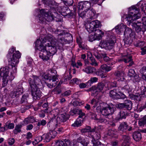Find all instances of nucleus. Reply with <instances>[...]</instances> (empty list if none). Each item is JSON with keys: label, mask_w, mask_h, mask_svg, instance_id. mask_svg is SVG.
Wrapping results in <instances>:
<instances>
[{"label": "nucleus", "mask_w": 146, "mask_h": 146, "mask_svg": "<svg viewBox=\"0 0 146 146\" xmlns=\"http://www.w3.org/2000/svg\"><path fill=\"white\" fill-rule=\"evenodd\" d=\"M113 39L109 40L103 41L101 42L100 43V46L98 48H100V47L102 48H104L106 50H109L111 49L115 42V39L113 38Z\"/></svg>", "instance_id": "nucleus-14"}, {"label": "nucleus", "mask_w": 146, "mask_h": 146, "mask_svg": "<svg viewBox=\"0 0 146 146\" xmlns=\"http://www.w3.org/2000/svg\"><path fill=\"white\" fill-rule=\"evenodd\" d=\"M45 111H44L42 110L39 114V116L40 117L43 118L45 116Z\"/></svg>", "instance_id": "nucleus-56"}, {"label": "nucleus", "mask_w": 146, "mask_h": 146, "mask_svg": "<svg viewBox=\"0 0 146 146\" xmlns=\"http://www.w3.org/2000/svg\"><path fill=\"white\" fill-rule=\"evenodd\" d=\"M68 115L65 113H60L57 118V121L59 122H64L67 119Z\"/></svg>", "instance_id": "nucleus-20"}, {"label": "nucleus", "mask_w": 146, "mask_h": 146, "mask_svg": "<svg viewBox=\"0 0 146 146\" xmlns=\"http://www.w3.org/2000/svg\"><path fill=\"white\" fill-rule=\"evenodd\" d=\"M56 40L51 36H48L42 39L40 38L35 42V48L40 51L39 56L43 60H47L61 48L58 46Z\"/></svg>", "instance_id": "nucleus-1"}, {"label": "nucleus", "mask_w": 146, "mask_h": 146, "mask_svg": "<svg viewBox=\"0 0 146 146\" xmlns=\"http://www.w3.org/2000/svg\"><path fill=\"white\" fill-rule=\"evenodd\" d=\"M133 137L135 141H139L141 138V134L139 132L135 131L133 134Z\"/></svg>", "instance_id": "nucleus-25"}, {"label": "nucleus", "mask_w": 146, "mask_h": 146, "mask_svg": "<svg viewBox=\"0 0 146 146\" xmlns=\"http://www.w3.org/2000/svg\"><path fill=\"white\" fill-rule=\"evenodd\" d=\"M90 59L91 61V62L90 63V64L94 66H96L98 65V63L96 62V60H95L93 58H91Z\"/></svg>", "instance_id": "nucleus-50"}, {"label": "nucleus", "mask_w": 146, "mask_h": 146, "mask_svg": "<svg viewBox=\"0 0 146 146\" xmlns=\"http://www.w3.org/2000/svg\"><path fill=\"white\" fill-rule=\"evenodd\" d=\"M145 44V42L143 41H138L134 43V45L137 47H141L143 46Z\"/></svg>", "instance_id": "nucleus-45"}, {"label": "nucleus", "mask_w": 146, "mask_h": 146, "mask_svg": "<svg viewBox=\"0 0 146 146\" xmlns=\"http://www.w3.org/2000/svg\"><path fill=\"white\" fill-rule=\"evenodd\" d=\"M127 114V112L125 111H121L118 115V117L119 119H125Z\"/></svg>", "instance_id": "nucleus-37"}, {"label": "nucleus", "mask_w": 146, "mask_h": 146, "mask_svg": "<svg viewBox=\"0 0 146 146\" xmlns=\"http://www.w3.org/2000/svg\"><path fill=\"white\" fill-rule=\"evenodd\" d=\"M15 140L13 138H9L8 140V143L9 145L12 146L15 143Z\"/></svg>", "instance_id": "nucleus-48"}, {"label": "nucleus", "mask_w": 146, "mask_h": 146, "mask_svg": "<svg viewBox=\"0 0 146 146\" xmlns=\"http://www.w3.org/2000/svg\"><path fill=\"white\" fill-rule=\"evenodd\" d=\"M31 89L32 95L34 100H39L42 96V93L39 88L40 80L36 76H33L32 78H30L29 80Z\"/></svg>", "instance_id": "nucleus-7"}, {"label": "nucleus", "mask_w": 146, "mask_h": 146, "mask_svg": "<svg viewBox=\"0 0 146 146\" xmlns=\"http://www.w3.org/2000/svg\"><path fill=\"white\" fill-rule=\"evenodd\" d=\"M23 91L22 87L20 86L19 88L15 90L14 91L11 92L10 95L12 98L18 97L19 95H21L22 94L23 92Z\"/></svg>", "instance_id": "nucleus-19"}, {"label": "nucleus", "mask_w": 146, "mask_h": 146, "mask_svg": "<svg viewBox=\"0 0 146 146\" xmlns=\"http://www.w3.org/2000/svg\"><path fill=\"white\" fill-rule=\"evenodd\" d=\"M94 50L95 52L94 53V55L97 59H100L103 57L104 60L106 62L109 60V57L106 56V54L103 52L100 51L97 52L98 50L96 48Z\"/></svg>", "instance_id": "nucleus-16"}, {"label": "nucleus", "mask_w": 146, "mask_h": 146, "mask_svg": "<svg viewBox=\"0 0 146 146\" xmlns=\"http://www.w3.org/2000/svg\"><path fill=\"white\" fill-rule=\"evenodd\" d=\"M39 3L42 2L44 5L50 6V9L48 11L47 9H42L39 10L38 15L39 20L43 23H46V21H52L54 17L58 16V14L56 11L54 5L55 2L51 0H38Z\"/></svg>", "instance_id": "nucleus-2"}, {"label": "nucleus", "mask_w": 146, "mask_h": 146, "mask_svg": "<svg viewBox=\"0 0 146 146\" xmlns=\"http://www.w3.org/2000/svg\"><path fill=\"white\" fill-rule=\"evenodd\" d=\"M83 70L88 74H92L94 73L95 74L96 69L93 67L88 66L85 69H83Z\"/></svg>", "instance_id": "nucleus-23"}, {"label": "nucleus", "mask_w": 146, "mask_h": 146, "mask_svg": "<svg viewBox=\"0 0 146 146\" xmlns=\"http://www.w3.org/2000/svg\"><path fill=\"white\" fill-rule=\"evenodd\" d=\"M68 10V9L66 7H58V12L61 14L62 15L64 16H67L68 13L66 11Z\"/></svg>", "instance_id": "nucleus-22"}, {"label": "nucleus", "mask_w": 146, "mask_h": 146, "mask_svg": "<svg viewBox=\"0 0 146 146\" xmlns=\"http://www.w3.org/2000/svg\"><path fill=\"white\" fill-rule=\"evenodd\" d=\"M91 3L88 1H81L78 4V10H83L86 12H89V15L92 17L95 16L96 12L91 6Z\"/></svg>", "instance_id": "nucleus-10"}, {"label": "nucleus", "mask_w": 146, "mask_h": 146, "mask_svg": "<svg viewBox=\"0 0 146 146\" xmlns=\"http://www.w3.org/2000/svg\"><path fill=\"white\" fill-rule=\"evenodd\" d=\"M9 68L8 67L1 68L0 70V80H2V86L4 87L7 84L9 76L8 74L9 72Z\"/></svg>", "instance_id": "nucleus-12"}, {"label": "nucleus", "mask_w": 146, "mask_h": 146, "mask_svg": "<svg viewBox=\"0 0 146 146\" xmlns=\"http://www.w3.org/2000/svg\"><path fill=\"white\" fill-rule=\"evenodd\" d=\"M121 89L123 90L125 92L129 93L131 92L132 90V88L131 86H129L127 84H126L122 87Z\"/></svg>", "instance_id": "nucleus-32"}, {"label": "nucleus", "mask_w": 146, "mask_h": 146, "mask_svg": "<svg viewBox=\"0 0 146 146\" xmlns=\"http://www.w3.org/2000/svg\"><path fill=\"white\" fill-rule=\"evenodd\" d=\"M119 92L118 89H114L111 90L110 92V96L114 99H118L119 98Z\"/></svg>", "instance_id": "nucleus-21"}, {"label": "nucleus", "mask_w": 146, "mask_h": 146, "mask_svg": "<svg viewBox=\"0 0 146 146\" xmlns=\"http://www.w3.org/2000/svg\"><path fill=\"white\" fill-rule=\"evenodd\" d=\"M29 95L27 94H24L23 96L21 99V100L22 102L26 101L27 98H28Z\"/></svg>", "instance_id": "nucleus-49"}, {"label": "nucleus", "mask_w": 146, "mask_h": 146, "mask_svg": "<svg viewBox=\"0 0 146 146\" xmlns=\"http://www.w3.org/2000/svg\"><path fill=\"white\" fill-rule=\"evenodd\" d=\"M43 139L42 136H38L36 137L35 139V141L33 142V144H36L41 141Z\"/></svg>", "instance_id": "nucleus-41"}, {"label": "nucleus", "mask_w": 146, "mask_h": 146, "mask_svg": "<svg viewBox=\"0 0 146 146\" xmlns=\"http://www.w3.org/2000/svg\"><path fill=\"white\" fill-rule=\"evenodd\" d=\"M44 78L48 81L46 83L47 86L50 88L55 86L58 81L56 75H52L49 77L47 75H45L44 77Z\"/></svg>", "instance_id": "nucleus-13"}, {"label": "nucleus", "mask_w": 146, "mask_h": 146, "mask_svg": "<svg viewBox=\"0 0 146 146\" xmlns=\"http://www.w3.org/2000/svg\"><path fill=\"white\" fill-rule=\"evenodd\" d=\"M141 49L142 50L141 54L142 55H144L146 54V46L141 48Z\"/></svg>", "instance_id": "nucleus-59"}, {"label": "nucleus", "mask_w": 146, "mask_h": 146, "mask_svg": "<svg viewBox=\"0 0 146 146\" xmlns=\"http://www.w3.org/2000/svg\"><path fill=\"white\" fill-rule=\"evenodd\" d=\"M125 108H127L128 110H130L132 107V104L131 102L129 100L125 101Z\"/></svg>", "instance_id": "nucleus-39"}, {"label": "nucleus", "mask_w": 146, "mask_h": 146, "mask_svg": "<svg viewBox=\"0 0 146 146\" xmlns=\"http://www.w3.org/2000/svg\"><path fill=\"white\" fill-rule=\"evenodd\" d=\"M131 96H132V97H131V99H135L137 100H140L139 99H138V98H139V96H138L137 95H131Z\"/></svg>", "instance_id": "nucleus-62"}, {"label": "nucleus", "mask_w": 146, "mask_h": 146, "mask_svg": "<svg viewBox=\"0 0 146 146\" xmlns=\"http://www.w3.org/2000/svg\"><path fill=\"white\" fill-rule=\"evenodd\" d=\"M115 75L117 76V79L119 81L122 82L123 83L127 82V81H126L125 78V74L123 72L117 71L115 73Z\"/></svg>", "instance_id": "nucleus-18"}, {"label": "nucleus", "mask_w": 146, "mask_h": 146, "mask_svg": "<svg viewBox=\"0 0 146 146\" xmlns=\"http://www.w3.org/2000/svg\"><path fill=\"white\" fill-rule=\"evenodd\" d=\"M128 126L125 122L121 123L118 127L119 131L124 132L125 130L128 128Z\"/></svg>", "instance_id": "nucleus-29"}, {"label": "nucleus", "mask_w": 146, "mask_h": 146, "mask_svg": "<svg viewBox=\"0 0 146 146\" xmlns=\"http://www.w3.org/2000/svg\"><path fill=\"white\" fill-rule=\"evenodd\" d=\"M15 49L13 47L10 49L7 54V57L9 58V63L11 66V76L9 79L11 80L14 78L15 74L17 72V66L19 62V59L21 57V54L18 51H15Z\"/></svg>", "instance_id": "nucleus-5"}, {"label": "nucleus", "mask_w": 146, "mask_h": 146, "mask_svg": "<svg viewBox=\"0 0 146 146\" xmlns=\"http://www.w3.org/2000/svg\"><path fill=\"white\" fill-rule=\"evenodd\" d=\"M93 146H104L101 143L98 141H95L93 142Z\"/></svg>", "instance_id": "nucleus-52"}, {"label": "nucleus", "mask_w": 146, "mask_h": 146, "mask_svg": "<svg viewBox=\"0 0 146 146\" xmlns=\"http://www.w3.org/2000/svg\"><path fill=\"white\" fill-rule=\"evenodd\" d=\"M49 133L50 135L53 136V138L56 135L57 132L56 131L52 130L50 131Z\"/></svg>", "instance_id": "nucleus-53"}, {"label": "nucleus", "mask_w": 146, "mask_h": 146, "mask_svg": "<svg viewBox=\"0 0 146 146\" xmlns=\"http://www.w3.org/2000/svg\"><path fill=\"white\" fill-rule=\"evenodd\" d=\"M104 84L102 83L99 84L96 87L95 86H92V88L90 89V91L92 92L93 94L92 95L95 96L96 95V92H100L103 89L104 87Z\"/></svg>", "instance_id": "nucleus-15"}, {"label": "nucleus", "mask_w": 146, "mask_h": 146, "mask_svg": "<svg viewBox=\"0 0 146 146\" xmlns=\"http://www.w3.org/2000/svg\"><path fill=\"white\" fill-rule=\"evenodd\" d=\"M78 110L79 115L78 118H80V119H83V117L84 116L85 113L82 112L81 110Z\"/></svg>", "instance_id": "nucleus-51"}, {"label": "nucleus", "mask_w": 146, "mask_h": 146, "mask_svg": "<svg viewBox=\"0 0 146 146\" xmlns=\"http://www.w3.org/2000/svg\"><path fill=\"white\" fill-rule=\"evenodd\" d=\"M71 91L70 90H68L65 92L63 94L64 96H67L70 95Z\"/></svg>", "instance_id": "nucleus-64"}, {"label": "nucleus", "mask_w": 146, "mask_h": 146, "mask_svg": "<svg viewBox=\"0 0 146 146\" xmlns=\"http://www.w3.org/2000/svg\"><path fill=\"white\" fill-rule=\"evenodd\" d=\"M82 10H78V15L81 17L83 18L85 16H86L87 17H89V18L91 19L93 17H92L90 15H89V12H86L84 10L82 11Z\"/></svg>", "instance_id": "nucleus-24"}, {"label": "nucleus", "mask_w": 146, "mask_h": 146, "mask_svg": "<svg viewBox=\"0 0 146 146\" xmlns=\"http://www.w3.org/2000/svg\"><path fill=\"white\" fill-rule=\"evenodd\" d=\"M117 132L116 130L114 129H112L108 130V135L112 137H116L117 136Z\"/></svg>", "instance_id": "nucleus-26"}, {"label": "nucleus", "mask_w": 146, "mask_h": 146, "mask_svg": "<svg viewBox=\"0 0 146 146\" xmlns=\"http://www.w3.org/2000/svg\"><path fill=\"white\" fill-rule=\"evenodd\" d=\"M93 3H97L99 5H101L102 2L105 0H90Z\"/></svg>", "instance_id": "nucleus-46"}, {"label": "nucleus", "mask_w": 146, "mask_h": 146, "mask_svg": "<svg viewBox=\"0 0 146 146\" xmlns=\"http://www.w3.org/2000/svg\"><path fill=\"white\" fill-rule=\"evenodd\" d=\"M35 121L34 117L33 116H29L28 118L25 119L24 123L25 124H27L31 123H33Z\"/></svg>", "instance_id": "nucleus-35"}, {"label": "nucleus", "mask_w": 146, "mask_h": 146, "mask_svg": "<svg viewBox=\"0 0 146 146\" xmlns=\"http://www.w3.org/2000/svg\"><path fill=\"white\" fill-rule=\"evenodd\" d=\"M43 139L44 142H48L53 137L50 135L49 133L44 134L42 135Z\"/></svg>", "instance_id": "nucleus-34"}, {"label": "nucleus", "mask_w": 146, "mask_h": 146, "mask_svg": "<svg viewBox=\"0 0 146 146\" xmlns=\"http://www.w3.org/2000/svg\"><path fill=\"white\" fill-rule=\"evenodd\" d=\"M98 79L96 77H92L90 78V80H88V84H90V85L93 83L96 82L98 81Z\"/></svg>", "instance_id": "nucleus-44"}, {"label": "nucleus", "mask_w": 146, "mask_h": 146, "mask_svg": "<svg viewBox=\"0 0 146 146\" xmlns=\"http://www.w3.org/2000/svg\"><path fill=\"white\" fill-rule=\"evenodd\" d=\"M32 137V135L31 133L30 132L27 133L26 138L27 139H30Z\"/></svg>", "instance_id": "nucleus-60"}, {"label": "nucleus", "mask_w": 146, "mask_h": 146, "mask_svg": "<svg viewBox=\"0 0 146 146\" xmlns=\"http://www.w3.org/2000/svg\"><path fill=\"white\" fill-rule=\"evenodd\" d=\"M101 102H100L99 101L97 100L96 99H92L90 102V104L93 108H94L96 107H97L98 106H100V104Z\"/></svg>", "instance_id": "nucleus-28"}, {"label": "nucleus", "mask_w": 146, "mask_h": 146, "mask_svg": "<svg viewBox=\"0 0 146 146\" xmlns=\"http://www.w3.org/2000/svg\"><path fill=\"white\" fill-rule=\"evenodd\" d=\"M135 74V71L133 69H131L129 70L128 75L130 77H133Z\"/></svg>", "instance_id": "nucleus-47"}, {"label": "nucleus", "mask_w": 146, "mask_h": 146, "mask_svg": "<svg viewBox=\"0 0 146 146\" xmlns=\"http://www.w3.org/2000/svg\"><path fill=\"white\" fill-rule=\"evenodd\" d=\"M114 106L111 104L109 105L104 103H100V106L96 108L97 110L101 111L102 115L104 116H107L110 114H112L114 112Z\"/></svg>", "instance_id": "nucleus-9"}, {"label": "nucleus", "mask_w": 146, "mask_h": 146, "mask_svg": "<svg viewBox=\"0 0 146 146\" xmlns=\"http://www.w3.org/2000/svg\"><path fill=\"white\" fill-rule=\"evenodd\" d=\"M14 124L13 123H11L9 121L7 122L5 124V127L7 130V129H12L14 127Z\"/></svg>", "instance_id": "nucleus-38"}, {"label": "nucleus", "mask_w": 146, "mask_h": 146, "mask_svg": "<svg viewBox=\"0 0 146 146\" xmlns=\"http://www.w3.org/2000/svg\"><path fill=\"white\" fill-rule=\"evenodd\" d=\"M95 127H94L92 129H91L90 127L88 126L86 127L85 128L82 129L81 130V131L82 133H84L87 132H88L89 133H90V135H91V136L92 137L93 139L94 140H98L100 137V135H99V136L96 137H95V136H94L92 134V133L95 131Z\"/></svg>", "instance_id": "nucleus-17"}, {"label": "nucleus", "mask_w": 146, "mask_h": 146, "mask_svg": "<svg viewBox=\"0 0 146 146\" xmlns=\"http://www.w3.org/2000/svg\"><path fill=\"white\" fill-rule=\"evenodd\" d=\"M65 2L68 5H71L73 3V0H66Z\"/></svg>", "instance_id": "nucleus-63"}, {"label": "nucleus", "mask_w": 146, "mask_h": 146, "mask_svg": "<svg viewBox=\"0 0 146 146\" xmlns=\"http://www.w3.org/2000/svg\"><path fill=\"white\" fill-rule=\"evenodd\" d=\"M62 82L61 81L60 82L57 86L53 90V91L54 92L55 94H59L60 93L61 90L60 89H58V87L62 84Z\"/></svg>", "instance_id": "nucleus-40"}, {"label": "nucleus", "mask_w": 146, "mask_h": 146, "mask_svg": "<svg viewBox=\"0 0 146 146\" xmlns=\"http://www.w3.org/2000/svg\"><path fill=\"white\" fill-rule=\"evenodd\" d=\"M97 120L98 122L100 123H102L103 122L106 123L107 122L106 120L102 119L101 118L97 119Z\"/></svg>", "instance_id": "nucleus-58"}, {"label": "nucleus", "mask_w": 146, "mask_h": 146, "mask_svg": "<svg viewBox=\"0 0 146 146\" xmlns=\"http://www.w3.org/2000/svg\"><path fill=\"white\" fill-rule=\"evenodd\" d=\"M123 146H129V143L130 141V138L129 136L127 135L123 136Z\"/></svg>", "instance_id": "nucleus-27"}, {"label": "nucleus", "mask_w": 146, "mask_h": 146, "mask_svg": "<svg viewBox=\"0 0 146 146\" xmlns=\"http://www.w3.org/2000/svg\"><path fill=\"white\" fill-rule=\"evenodd\" d=\"M125 36L124 41L125 44H131L135 38V33L131 29L127 27L123 23L119 24L112 30V31H115L117 34H120L124 31Z\"/></svg>", "instance_id": "nucleus-6"}, {"label": "nucleus", "mask_w": 146, "mask_h": 146, "mask_svg": "<svg viewBox=\"0 0 146 146\" xmlns=\"http://www.w3.org/2000/svg\"><path fill=\"white\" fill-rule=\"evenodd\" d=\"M100 68L103 70L105 71V72H107L111 70L112 68L109 66H107L106 64H103L100 66Z\"/></svg>", "instance_id": "nucleus-36"}, {"label": "nucleus", "mask_w": 146, "mask_h": 146, "mask_svg": "<svg viewBox=\"0 0 146 146\" xmlns=\"http://www.w3.org/2000/svg\"><path fill=\"white\" fill-rule=\"evenodd\" d=\"M139 8L141 9L146 15V2L141 1L136 5L132 6L129 8L127 14L124 15L122 17L127 21L128 25H129L131 23L140 18Z\"/></svg>", "instance_id": "nucleus-3"}, {"label": "nucleus", "mask_w": 146, "mask_h": 146, "mask_svg": "<svg viewBox=\"0 0 146 146\" xmlns=\"http://www.w3.org/2000/svg\"><path fill=\"white\" fill-rule=\"evenodd\" d=\"M100 68V69H99L97 71L96 70L95 72V74L98 76H100L102 78H105L106 77V76L105 75V72L103 71Z\"/></svg>", "instance_id": "nucleus-33"}, {"label": "nucleus", "mask_w": 146, "mask_h": 146, "mask_svg": "<svg viewBox=\"0 0 146 146\" xmlns=\"http://www.w3.org/2000/svg\"><path fill=\"white\" fill-rule=\"evenodd\" d=\"M21 125H16L15 129L13 131L14 133L15 134H17L18 133H19L21 131Z\"/></svg>", "instance_id": "nucleus-43"}, {"label": "nucleus", "mask_w": 146, "mask_h": 146, "mask_svg": "<svg viewBox=\"0 0 146 146\" xmlns=\"http://www.w3.org/2000/svg\"><path fill=\"white\" fill-rule=\"evenodd\" d=\"M85 26L86 29L89 33L95 31L93 35L91 34L89 35V40L90 41L99 40L102 39L104 34V32L100 30L96 29L101 26V23L99 21L96 20L89 23L87 21L85 24Z\"/></svg>", "instance_id": "nucleus-4"}, {"label": "nucleus", "mask_w": 146, "mask_h": 146, "mask_svg": "<svg viewBox=\"0 0 146 146\" xmlns=\"http://www.w3.org/2000/svg\"><path fill=\"white\" fill-rule=\"evenodd\" d=\"M144 122V121L142 119H140L138 122L139 125L140 126L143 125L145 123Z\"/></svg>", "instance_id": "nucleus-57"}, {"label": "nucleus", "mask_w": 146, "mask_h": 146, "mask_svg": "<svg viewBox=\"0 0 146 146\" xmlns=\"http://www.w3.org/2000/svg\"><path fill=\"white\" fill-rule=\"evenodd\" d=\"M140 72L142 74V78L143 79L146 81V69L143 68L140 71Z\"/></svg>", "instance_id": "nucleus-42"}, {"label": "nucleus", "mask_w": 146, "mask_h": 146, "mask_svg": "<svg viewBox=\"0 0 146 146\" xmlns=\"http://www.w3.org/2000/svg\"><path fill=\"white\" fill-rule=\"evenodd\" d=\"M77 142L76 140L70 142V140H67L65 143L61 141L56 142L54 146H78V142H80L84 146H87L89 143V141L87 138H84L79 137L77 140Z\"/></svg>", "instance_id": "nucleus-8"}, {"label": "nucleus", "mask_w": 146, "mask_h": 146, "mask_svg": "<svg viewBox=\"0 0 146 146\" xmlns=\"http://www.w3.org/2000/svg\"><path fill=\"white\" fill-rule=\"evenodd\" d=\"M119 98L118 99L121 98V99H124L126 98V96L124 94L120 92H119Z\"/></svg>", "instance_id": "nucleus-61"}, {"label": "nucleus", "mask_w": 146, "mask_h": 146, "mask_svg": "<svg viewBox=\"0 0 146 146\" xmlns=\"http://www.w3.org/2000/svg\"><path fill=\"white\" fill-rule=\"evenodd\" d=\"M81 104H82L80 102L77 100H75L73 102V105L75 106H80Z\"/></svg>", "instance_id": "nucleus-55"}, {"label": "nucleus", "mask_w": 146, "mask_h": 146, "mask_svg": "<svg viewBox=\"0 0 146 146\" xmlns=\"http://www.w3.org/2000/svg\"><path fill=\"white\" fill-rule=\"evenodd\" d=\"M133 21L130 23L129 25L131 23V25L133 29H135L136 32L137 33L141 31H146V17L142 18L141 22L142 25L141 26V23L140 22L137 21L133 23Z\"/></svg>", "instance_id": "nucleus-11"}, {"label": "nucleus", "mask_w": 146, "mask_h": 146, "mask_svg": "<svg viewBox=\"0 0 146 146\" xmlns=\"http://www.w3.org/2000/svg\"><path fill=\"white\" fill-rule=\"evenodd\" d=\"M83 121V119H80L78 118L74 123L72 124V126L74 127H79L81 126Z\"/></svg>", "instance_id": "nucleus-30"}, {"label": "nucleus", "mask_w": 146, "mask_h": 146, "mask_svg": "<svg viewBox=\"0 0 146 146\" xmlns=\"http://www.w3.org/2000/svg\"><path fill=\"white\" fill-rule=\"evenodd\" d=\"M53 112L54 113V115L56 117L57 115H59V110L58 109L56 108L54 109L53 110Z\"/></svg>", "instance_id": "nucleus-54"}, {"label": "nucleus", "mask_w": 146, "mask_h": 146, "mask_svg": "<svg viewBox=\"0 0 146 146\" xmlns=\"http://www.w3.org/2000/svg\"><path fill=\"white\" fill-rule=\"evenodd\" d=\"M122 56L123 57V60L125 63L130 62L131 60V56L128 54L126 55H123Z\"/></svg>", "instance_id": "nucleus-31"}]
</instances>
